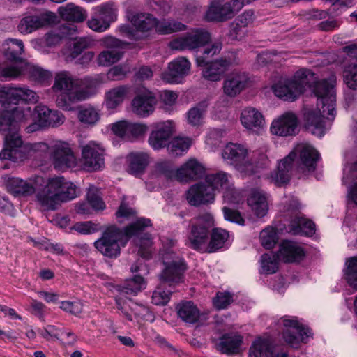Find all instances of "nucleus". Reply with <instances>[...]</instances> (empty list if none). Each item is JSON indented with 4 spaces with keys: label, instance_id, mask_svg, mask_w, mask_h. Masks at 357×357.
<instances>
[{
    "label": "nucleus",
    "instance_id": "obj_48",
    "mask_svg": "<svg viewBox=\"0 0 357 357\" xmlns=\"http://www.w3.org/2000/svg\"><path fill=\"white\" fill-rule=\"evenodd\" d=\"M186 26L173 19H162L157 20L155 30L161 34H169L174 32L184 31Z\"/></svg>",
    "mask_w": 357,
    "mask_h": 357
},
{
    "label": "nucleus",
    "instance_id": "obj_61",
    "mask_svg": "<svg viewBox=\"0 0 357 357\" xmlns=\"http://www.w3.org/2000/svg\"><path fill=\"white\" fill-rule=\"evenodd\" d=\"M171 291H165L164 287L160 285L153 291L152 295V303L156 305H166L170 298Z\"/></svg>",
    "mask_w": 357,
    "mask_h": 357
},
{
    "label": "nucleus",
    "instance_id": "obj_31",
    "mask_svg": "<svg viewBox=\"0 0 357 357\" xmlns=\"http://www.w3.org/2000/svg\"><path fill=\"white\" fill-rule=\"evenodd\" d=\"M105 208V203L99 196L98 189L95 186H90L87 192V202L77 204L75 211L80 215H89L93 210H103Z\"/></svg>",
    "mask_w": 357,
    "mask_h": 357
},
{
    "label": "nucleus",
    "instance_id": "obj_3",
    "mask_svg": "<svg viewBox=\"0 0 357 357\" xmlns=\"http://www.w3.org/2000/svg\"><path fill=\"white\" fill-rule=\"evenodd\" d=\"M319 158V153L312 145L298 144L279 162L277 169L271 174V181L278 186L287 183L290 179L294 165L303 173L312 172L316 169Z\"/></svg>",
    "mask_w": 357,
    "mask_h": 357
},
{
    "label": "nucleus",
    "instance_id": "obj_29",
    "mask_svg": "<svg viewBox=\"0 0 357 357\" xmlns=\"http://www.w3.org/2000/svg\"><path fill=\"white\" fill-rule=\"evenodd\" d=\"M33 115L40 121L45 128L58 127L65 121L64 115L57 110L50 109L44 105H38L33 109Z\"/></svg>",
    "mask_w": 357,
    "mask_h": 357
},
{
    "label": "nucleus",
    "instance_id": "obj_42",
    "mask_svg": "<svg viewBox=\"0 0 357 357\" xmlns=\"http://www.w3.org/2000/svg\"><path fill=\"white\" fill-rule=\"evenodd\" d=\"M178 317L188 324L196 323L200 317V312L192 301H184L178 303L176 307Z\"/></svg>",
    "mask_w": 357,
    "mask_h": 357
},
{
    "label": "nucleus",
    "instance_id": "obj_15",
    "mask_svg": "<svg viewBox=\"0 0 357 357\" xmlns=\"http://www.w3.org/2000/svg\"><path fill=\"white\" fill-rule=\"evenodd\" d=\"M32 115H33V110L32 111L30 107H17L11 112H8L2 116L0 119V130L6 132L4 144H6L7 136L19 133L21 126L29 123Z\"/></svg>",
    "mask_w": 357,
    "mask_h": 357
},
{
    "label": "nucleus",
    "instance_id": "obj_40",
    "mask_svg": "<svg viewBox=\"0 0 357 357\" xmlns=\"http://www.w3.org/2000/svg\"><path fill=\"white\" fill-rule=\"evenodd\" d=\"M59 16L64 20L73 22H82L87 17L86 11L82 8L69 3L58 8Z\"/></svg>",
    "mask_w": 357,
    "mask_h": 357
},
{
    "label": "nucleus",
    "instance_id": "obj_6",
    "mask_svg": "<svg viewBox=\"0 0 357 357\" xmlns=\"http://www.w3.org/2000/svg\"><path fill=\"white\" fill-rule=\"evenodd\" d=\"M50 157V142H25L20 133L7 136L6 144L0 152L1 160H8L13 162H22L30 158Z\"/></svg>",
    "mask_w": 357,
    "mask_h": 357
},
{
    "label": "nucleus",
    "instance_id": "obj_45",
    "mask_svg": "<svg viewBox=\"0 0 357 357\" xmlns=\"http://www.w3.org/2000/svg\"><path fill=\"white\" fill-rule=\"evenodd\" d=\"M100 110L91 105L81 107L77 113L79 122L86 126H94L100 120Z\"/></svg>",
    "mask_w": 357,
    "mask_h": 357
},
{
    "label": "nucleus",
    "instance_id": "obj_27",
    "mask_svg": "<svg viewBox=\"0 0 357 357\" xmlns=\"http://www.w3.org/2000/svg\"><path fill=\"white\" fill-rule=\"evenodd\" d=\"M240 121L246 130L252 133H259L265 126V119L262 113L252 107H247L242 109Z\"/></svg>",
    "mask_w": 357,
    "mask_h": 357
},
{
    "label": "nucleus",
    "instance_id": "obj_30",
    "mask_svg": "<svg viewBox=\"0 0 357 357\" xmlns=\"http://www.w3.org/2000/svg\"><path fill=\"white\" fill-rule=\"evenodd\" d=\"M278 258L284 262H296L301 261L305 252L298 243L291 241H284L280 245Z\"/></svg>",
    "mask_w": 357,
    "mask_h": 357
},
{
    "label": "nucleus",
    "instance_id": "obj_33",
    "mask_svg": "<svg viewBox=\"0 0 357 357\" xmlns=\"http://www.w3.org/2000/svg\"><path fill=\"white\" fill-rule=\"evenodd\" d=\"M248 82V75L244 73H234L229 75L224 82L225 94L234 97L245 89Z\"/></svg>",
    "mask_w": 357,
    "mask_h": 357
},
{
    "label": "nucleus",
    "instance_id": "obj_52",
    "mask_svg": "<svg viewBox=\"0 0 357 357\" xmlns=\"http://www.w3.org/2000/svg\"><path fill=\"white\" fill-rule=\"evenodd\" d=\"M123 56V52L116 49L101 52L97 58L99 66H109L118 62Z\"/></svg>",
    "mask_w": 357,
    "mask_h": 357
},
{
    "label": "nucleus",
    "instance_id": "obj_8",
    "mask_svg": "<svg viewBox=\"0 0 357 357\" xmlns=\"http://www.w3.org/2000/svg\"><path fill=\"white\" fill-rule=\"evenodd\" d=\"M318 82L316 81L315 74L310 70L301 69L291 78L281 77L272 85L271 89L278 98L292 102L307 89L313 92V87Z\"/></svg>",
    "mask_w": 357,
    "mask_h": 357
},
{
    "label": "nucleus",
    "instance_id": "obj_44",
    "mask_svg": "<svg viewBox=\"0 0 357 357\" xmlns=\"http://www.w3.org/2000/svg\"><path fill=\"white\" fill-rule=\"evenodd\" d=\"M4 56L10 61H18L24 51L22 40L19 39H7L2 44Z\"/></svg>",
    "mask_w": 357,
    "mask_h": 357
},
{
    "label": "nucleus",
    "instance_id": "obj_43",
    "mask_svg": "<svg viewBox=\"0 0 357 357\" xmlns=\"http://www.w3.org/2000/svg\"><path fill=\"white\" fill-rule=\"evenodd\" d=\"M210 231L206 252L211 253L225 246L229 241V234L227 230L219 227H212Z\"/></svg>",
    "mask_w": 357,
    "mask_h": 357
},
{
    "label": "nucleus",
    "instance_id": "obj_11",
    "mask_svg": "<svg viewBox=\"0 0 357 357\" xmlns=\"http://www.w3.org/2000/svg\"><path fill=\"white\" fill-rule=\"evenodd\" d=\"M54 167L59 171L75 167L77 158L70 144L63 140L52 139L50 141V157Z\"/></svg>",
    "mask_w": 357,
    "mask_h": 357
},
{
    "label": "nucleus",
    "instance_id": "obj_12",
    "mask_svg": "<svg viewBox=\"0 0 357 357\" xmlns=\"http://www.w3.org/2000/svg\"><path fill=\"white\" fill-rule=\"evenodd\" d=\"M211 39V34L206 29L196 28L173 39L170 41L169 46L173 50H194L204 46Z\"/></svg>",
    "mask_w": 357,
    "mask_h": 357
},
{
    "label": "nucleus",
    "instance_id": "obj_39",
    "mask_svg": "<svg viewBox=\"0 0 357 357\" xmlns=\"http://www.w3.org/2000/svg\"><path fill=\"white\" fill-rule=\"evenodd\" d=\"M129 93V88L125 85L118 86L105 93V105L107 109L115 110L119 107Z\"/></svg>",
    "mask_w": 357,
    "mask_h": 357
},
{
    "label": "nucleus",
    "instance_id": "obj_62",
    "mask_svg": "<svg viewBox=\"0 0 357 357\" xmlns=\"http://www.w3.org/2000/svg\"><path fill=\"white\" fill-rule=\"evenodd\" d=\"M331 6L328 9V13L334 16L340 15L347 8L352 5L351 0H328Z\"/></svg>",
    "mask_w": 357,
    "mask_h": 357
},
{
    "label": "nucleus",
    "instance_id": "obj_28",
    "mask_svg": "<svg viewBox=\"0 0 357 357\" xmlns=\"http://www.w3.org/2000/svg\"><path fill=\"white\" fill-rule=\"evenodd\" d=\"M188 202L192 206L211 203L214 200V193L206 183H198L190 186L186 192Z\"/></svg>",
    "mask_w": 357,
    "mask_h": 357
},
{
    "label": "nucleus",
    "instance_id": "obj_51",
    "mask_svg": "<svg viewBox=\"0 0 357 357\" xmlns=\"http://www.w3.org/2000/svg\"><path fill=\"white\" fill-rule=\"evenodd\" d=\"M145 287L146 282L144 278L136 275L132 278L126 280L121 290V294L136 295L138 292L145 289Z\"/></svg>",
    "mask_w": 357,
    "mask_h": 357
},
{
    "label": "nucleus",
    "instance_id": "obj_19",
    "mask_svg": "<svg viewBox=\"0 0 357 357\" xmlns=\"http://www.w3.org/2000/svg\"><path fill=\"white\" fill-rule=\"evenodd\" d=\"M105 149L101 144L91 141L82 149L83 165L88 171H96L104 167Z\"/></svg>",
    "mask_w": 357,
    "mask_h": 357
},
{
    "label": "nucleus",
    "instance_id": "obj_63",
    "mask_svg": "<svg viewBox=\"0 0 357 357\" xmlns=\"http://www.w3.org/2000/svg\"><path fill=\"white\" fill-rule=\"evenodd\" d=\"M71 229L82 234H89L98 231L100 229V226L98 224L87 221L77 222Z\"/></svg>",
    "mask_w": 357,
    "mask_h": 357
},
{
    "label": "nucleus",
    "instance_id": "obj_56",
    "mask_svg": "<svg viewBox=\"0 0 357 357\" xmlns=\"http://www.w3.org/2000/svg\"><path fill=\"white\" fill-rule=\"evenodd\" d=\"M344 82L349 89L357 91V63L349 64L344 71Z\"/></svg>",
    "mask_w": 357,
    "mask_h": 357
},
{
    "label": "nucleus",
    "instance_id": "obj_35",
    "mask_svg": "<svg viewBox=\"0 0 357 357\" xmlns=\"http://www.w3.org/2000/svg\"><path fill=\"white\" fill-rule=\"evenodd\" d=\"M243 337L238 333L223 335L216 343V349L222 354H236L240 352Z\"/></svg>",
    "mask_w": 357,
    "mask_h": 357
},
{
    "label": "nucleus",
    "instance_id": "obj_41",
    "mask_svg": "<svg viewBox=\"0 0 357 357\" xmlns=\"http://www.w3.org/2000/svg\"><path fill=\"white\" fill-rule=\"evenodd\" d=\"M149 155L144 152L130 153L127 157L128 172L135 176L144 172L149 164Z\"/></svg>",
    "mask_w": 357,
    "mask_h": 357
},
{
    "label": "nucleus",
    "instance_id": "obj_17",
    "mask_svg": "<svg viewBox=\"0 0 357 357\" xmlns=\"http://www.w3.org/2000/svg\"><path fill=\"white\" fill-rule=\"evenodd\" d=\"M1 101L5 104L17 105L20 102L25 104H36L40 100L38 93L26 85L4 86L1 89Z\"/></svg>",
    "mask_w": 357,
    "mask_h": 357
},
{
    "label": "nucleus",
    "instance_id": "obj_53",
    "mask_svg": "<svg viewBox=\"0 0 357 357\" xmlns=\"http://www.w3.org/2000/svg\"><path fill=\"white\" fill-rule=\"evenodd\" d=\"M130 301H125L121 296L116 298L117 308L122 312L125 317L129 321L132 320V317L131 313L128 312V308H129L132 312L137 316L139 315V311H146V309L143 306H139L136 304H132V306H130Z\"/></svg>",
    "mask_w": 357,
    "mask_h": 357
},
{
    "label": "nucleus",
    "instance_id": "obj_46",
    "mask_svg": "<svg viewBox=\"0 0 357 357\" xmlns=\"http://www.w3.org/2000/svg\"><path fill=\"white\" fill-rule=\"evenodd\" d=\"M192 144V140L187 137H176L169 141L167 150L172 155L181 156L187 153Z\"/></svg>",
    "mask_w": 357,
    "mask_h": 357
},
{
    "label": "nucleus",
    "instance_id": "obj_50",
    "mask_svg": "<svg viewBox=\"0 0 357 357\" xmlns=\"http://www.w3.org/2000/svg\"><path fill=\"white\" fill-rule=\"evenodd\" d=\"M117 8L112 2H107L95 8L97 17L107 21L109 24L116 20Z\"/></svg>",
    "mask_w": 357,
    "mask_h": 357
},
{
    "label": "nucleus",
    "instance_id": "obj_36",
    "mask_svg": "<svg viewBox=\"0 0 357 357\" xmlns=\"http://www.w3.org/2000/svg\"><path fill=\"white\" fill-rule=\"evenodd\" d=\"M77 27L74 24L66 23L45 35V44L49 47L57 45L63 39L72 38L77 32Z\"/></svg>",
    "mask_w": 357,
    "mask_h": 357
},
{
    "label": "nucleus",
    "instance_id": "obj_21",
    "mask_svg": "<svg viewBox=\"0 0 357 357\" xmlns=\"http://www.w3.org/2000/svg\"><path fill=\"white\" fill-rule=\"evenodd\" d=\"M174 127L172 121L154 123L148 139L149 144L154 150H160L167 146L174 131Z\"/></svg>",
    "mask_w": 357,
    "mask_h": 357
},
{
    "label": "nucleus",
    "instance_id": "obj_47",
    "mask_svg": "<svg viewBox=\"0 0 357 357\" xmlns=\"http://www.w3.org/2000/svg\"><path fill=\"white\" fill-rule=\"evenodd\" d=\"M208 105L207 100L199 102L186 113L188 123L192 126H199L202 124L204 114Z\"/></svg>",
    "mask_w": 357,
    "mask_h": 357
},
{
    "label": "nucleus",
    "instance_id": "obj_7",
    "mask_svg": "<svg viewBox=\"0 0 357 357\" xmlns=\"http://www.w3.org/2000/svg\"><path fill=\"white\" fill-rule=\"evenodd\" d=\"M222 158L243 176H250L266 168L270 165L267 156L261 153L255 158H250L248 148L241 144L228 143L222 151Z\"/></svg>",
    "mask_w": 357,
    "mask_h": 357
},
{
    "label": "nucleus",
    "instance_id": "obj_57",
    "mask_svg": "<svg viewBox=\"0 0 357 357\" xmlns=\"http://www.w3.org/2000/svg\"><path fill=\"white\" fill-rule=\"evenodd\" d=\"M260 239L261 245L266 249H271L278 241L276 229L273 227H266L261 231Z\"/></svg>",
    "mask_w": 357,
    "mask_h": 357
},
{
    "label": "nucleus",
    "instance_id": "obj_18",
    "mask_svg": "<svg viewBox=\"0 0 357 357\" xmlns=\"http://www.w3.org/2000/svg\"><path fill=\"white\" fill-rule=\"evenodd\" d=\"M56 20V14L51 11H45L40 15H28L20 20L17 30L22 34H30L54 23Z\"/></svg>",
    "mask_w": 357,
    "mask_h": 357
},
{
    "label": "nucleus",
    "instance_id": "obj_54",
    "mask_svg": "<svg viewBox=\"0 0 357 357\" xmlns=\"http://www.w3.org/2000/svg\"><path fill=\"white\" fill-rule=\"evenodd\" d=\"M344 270L345 278L350 286H357V257H352L347 259Z\"/></svg>",
    "mask_w": 357,
    "mask_h": 357
},
{
    "label": "nucleus",
    "instance_id": "obj_9",
    "mask_svg": "<svg viewBox=\"0 0 357 357\" xmlns=\"http://www.w3.org/2000/svg\"><path fill=\"white\" fill-rule=\"evenodd\" d=\"M213 226V217L210 213H206L193 218L188 236L189 246L200 252H206L209 233Z\"/></svg>",
    "mask_w": 357,
    "mask_h": 357
},
{
    "label": "nucleus",
    "instance_id": "obj_24",
    "mask_svg": "<svg viewBox=\"0 0 357 357\" xmlns=\"http://www.w3.org/2000/svg\"><path fill=\"white\" fill-rule=\"evenodd\" d=\"M205 169L195 158H190L176 171V179L181 183H189L201 178Z\"/></svg>",
    "mask_w": 357,
    "mask_h": 357
},
{
    "label": "nucleus",
    "instance_id": "obj_49",
    "mask_svg": "<svg viewBox=\"0 0 357 357\" xmlns=\"http://www.w3.org/2000/svg\"><path fill=\"white\" fill-rule=\"evenodd\" d=\"M278 255L273 253H265L260 259V273L273 274L278 269Z\"/></svg>",
    "mask_w": 357,
    "mask_h": 357
},
{
    "label": "nucleus",
    "instance_id": "obj_5",
    "mask_svg": "<svg viewBox=\"0 0 357 357\" xmlns=\"http://www.w3.org/2000/svg\"><path fill=\"white\" fill-rule=\"evenodd\" d=\"M36 192L38 204L46 211L56 210L62 202L70 201L78 195L77 186L63 176L48 178Z\"/></svg>",
    "mask_w": 357,
    "mask_h": 357
},
{
    "label": "nucleus",
    "instance_id": "obj_32",
    "mask_svg": "<svg viewBox=\"0 0 357 357\" xmlns=\"http://www.w3.org/2000/svg\"><path fill=\"white\" fill-rule=\"evenodd\" d=\"M126 18L140 32H148L152 29H155L157 19L151 14L146 13H136L132 10H127Z\"/></svg>",
    "mask_w": 357,
    "mask_h": 357
},
{
    "label": "nucleus",
    "instance_id": "obj_59",
    "mask_svg": "<svg viewBox=\"0 0 357 357\" xmlns=\"http://www.w3.org/2000/svg\"><path fill=\"white\" fill-rule=\"evenodd\" d=\"M155 171L167 178H176V171L174 165L169 160H161L155 165Z\"/></svg>",
    "mask_w": 357,
    "mask_h": 357
},
{
    "label": "nucleus",
    "instance_id": "obj_25",
    "mask_svg": "<svg viewBox=\"0 0 357 357\" xmlns=\"http://www.w3.org/2000/svg\"><path fill=\"white\" fill-rule=\"evenodd\" d=\"M157 103L156 97L150 91L144 90L139 92L132 100V111L141 117H147L155 110Z\"/></svg>",
    "mask_w": 357,
    "mask_h": 357
},
{
    "label": "nucleus",
    "instance_id": "obj_55",
    "mask_svg": "<svg viewBox=\"0 0 357 357\" xmlns=\"http://www.w3.org/2000/svg\"><path fill=\"white\" fill-rule=\"evenodd\" d=\"M132 66L129 62L114 66L107 73V77L112 80H121L131 72Z\"/></svg>",
    "mask_w": 357,
    "mask_h": 357
},
{
    "label": "nucleus",
    "instance_id": "obj_64",
    "mask_svg": "<svg viewBox=\"0 0 357 357\" xmlns=\"http://www.w3.org/2000/svg\"><path fill=\"white\" fill-rule=\"evenodd\" d=\"M93 43V40L90 38L82 37L77 39L73 44V48L71 52V56L76 58L84 50L89 48Z\"/></svg>",
    "mask_w": 357,
    "mask_h": 357
},
{
    "label": "nucleus",
    "instance_id": "obj_13",
    "mask_svg": "<svg viewBox=\"0 0 357 357\" xmlns=\"http://www.w3.org/2000/svg\"><path fill=\"white\" fill-rule=\"evenodd\" d=\"M205 183L209 189L215 195L216 192L223 194L224 199L229 203L237 202L238 193L234 186L231 176L229 174L220 171L206 176Z\"/></svg>",
    "mask_w": 357,
    "mask_h": 357
},
{
    "label": "nucleus",
    "instance_id": "obj_14",
    "mask_svg": "<svg viewBox=\"0 0 357 357\" xmlns=\"http://www.w3.org/2000/svg\"><path fill=\"white\" fill-rule=\"evenodd\" d=\"M162 260L165 266L161 278L163 282L169 284H178L183 280V273L186 270L184 260L172 250H167L162 254Z\"/></svg>",
    "mask_w": 357,
    "mask_h": 357
},
{
    "label": "nucleus",
    "instance_id": "obj_4",
    "mask_svg": "<svg viewBox=\"0 0 357 357\" xmlns=\"http://www.w3.org/2000/svg\"><path fill=\"white\" fill-rule=\"evenodd\" d=\"M88 82L89 78L79 79L67 71L56 73L52 86L56 105L63 110L70 111L73 104L88 98L89 93L84 88Z\"/></svg>",
    "mask_w": 357,
    "mask_h": 357
},
{
    "label": "nucleus",
    "instance_id": "obj_58",
    "mask_svg": "<svg viewBox=\"0 0 357 357\" xmlns=\"http://www.w3.org/2000/svg\"><path fill=\"white\" fill-rule=\"evenodd\" d=\"M222 49V43L219 41L214 42L210 47L204 49L203 54L197 56L196 61L198 66H204L206 59L220 53Z\"/></svg>",
    "mask_w": 357,
    "mask_h": 357
},
{
    "label": "nucleus",
    "instance_id": "obj_38",
    "mask_svg": "<svg viewBox=\"0 0 357 357\" xmlns=\"http://www.w3.org/2000/svg\"><path fill=\"white\" fill-rule=\"evenodd\" d=\"M289 230L294 235L312 236L315 234V225L305 216L296 215L290 221Z\"/></svg>",
    "mask_w": 357,
    "mask_h": 357
},
{
    "label": "nucleus",
    "instance_id": "obj_60",
    "mask_svg": "<svg viewBox=\"0 0 357 357\" xmlns=\"http://www.w3.org/2000/svg\"><path fill=\"white\" fill-rule=\"evenodd\" d=\"M178 98L176 93L172 91H163L161 92L160 99L162 103V108L167 112L173 110V107Z\"/></svg>",
    "mask_w": 357,
    "mask_h": 357
},
{
    "label": "nucleus",
    "instance_id": "obj_37",
    "mask_svg": "<svg viewBox=\"0 0 357 357\" xmlns=\"http://www.w3.org/2000/svg\"><path fill=\"white\" fill-rule=\"evenodd\" d=\"M230 62L227 59H218L213 62H206L202 71L203 77L210 81L216 82L221 79L222 75L227 70Z\"/></svg>",
    "mask_w": 357,
    "mask_h": 357
},
{
    "label": "nucleus",
    "instance_id": "obj_22",
    "mask_svg": "<svg viewBox=\"0 0 357 357\" xmlns=\"http://www.w3.org/2000/svg\"><path fill=\"white\" fill-rule=\"evenodd\" d=\"M43 182V178L40 176H35L27 180L13 177L7 181L6 188L15 197H27L34 194L36 188Z\"/></svg>",
    "mask_w": 357,
    "mask_h": 357
},
{
    "label": "nucleus",
    "instance_id": "obj_10",
    "mask_svg": "<svg viewBox=\"0 0 357 357\" xmlns=\"http://www.w3.org/2000/svg\"><path fill=\"white\" fill-rule=\"evenodd\" d=\"M22 75H26L31 80L38 82H44L52 76L50 71L31 63H20L0 66V77L15 79Z\"/></svg>",
    "mask_w": 357,
    "mask_h": 357
},
{
    "label": "nucleus",
    "instance_id": "obj_2",
    "mask_svg": "<svg viewBox=\"0 0 357 357\" xmlns=\"http://www.w3.org/2000/svg\"><path fill=\"white\" fill-rule=\"evenodd\" d=\"M336 77L330 75L319 80L313 87L317 98V109H307L304 113L306 129L312 134L321 137L331 127L336 116Z\"/></svg>",
    "mask_w": 357,
    "mask_h": 357
},
{
    "label": "nucleus",
    "instance_id": "obj_20",
    "mask_svg": "<svg viewBox=\"0 0 357 357\" xmlns=\"http://www.w3.org/2000/svg\"><path fill=\"white\" fill-rule=\"evenodd\" d=\"M191 70L190 61L184 56H178L168 63L167 70L161 75L163 81L169 84H181Z\"/></svg>",
    "mask_w": 357,
    "mask_h": 357
},
{
    "label": "nucleus",
    "instance_id": "obj_23",
    "mask_svg": "<svg viewBox=\"0 0 357 357\" xmlns=\"http://www.w3.org/2000/svg\"><path fill=\"white\" fill-rule=\"evenodd\" d=\"M298 118L291 112H287L273 121L271 131L273 135L278 136H291L296 132L298 127Z\"/></svg>",
    "mask_w": 357,
    "mask_h": 357
},
{
    "label": "nucleus",
    "instance_id": "obj_34",
    "mask_svg": "<svg viewBox=\"0 0 357 357\" xmlns=\"http://www.w3.org/2000/svg\"><path fill=\"white\" fill-rule=\"evenodd\" d=\"M248 204L257 217H264L268 210L267 194L261 189H252L248 198Z\"/></svg>",
    "mask_w": 357,
    "mask_h": 357
},
{
    "label": "nucleus",
    "instance_id": "obj_16",
    "mask_svg": "<svg viewBox=\"0 0 357 357\" xmlns=\"http://www.w3.org/2000/svg\"><path fill=\"white\" fill-rule=\"evenodd\" d=\"M280 322L286 328L283 338L292 347L298 348L301 343H306L312 337L310 329L300 323L296 317L284 316L281 318Z\"/></svg>",
    "mask_w": 357,
    "mask_h": 357
},
{
    "label": "nucleus",
    "instance_id": "obj_1",
    "mask_svg": "<svg viewBox=\"0 0 357 357\" xmlns=\"http://www.w3.org/2000/svg\"><path fill=\"white\" fill-rule=\"evenodd\" d=\"M151 225L149 219L140 218L123 229L116 226L109 227L95 241L94 246L103 256L116 259L120 255L121 248L125 247L128 240L135 236L134 243L139 247L138 254L149 259L151 255L152 239L149 234L143 233V229Z\"/></svg>",
    "mask_w": 357,
    "mask_h": 357
},
{
    "label": "nucleus",
    "instance_id": "obj_26",
    "mask_svg": "<svg viewBox=\"0 0 357 357\" xmlns=\"http://www.w3.org/2000/svg\"><path fill=\"white\" fill-rule=\"evenodd\" d=\"M250 357H287V354L270 340L259 337L250 347Z\"/></svg>",
    "mask_w": 357,
    "mask_h": 357
}]
</instances>
